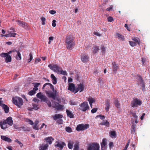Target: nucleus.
<instances>
[{
  "instance_id": "obj_1",
  "label": "nucleus",
  "mask_w": 150,
  "mask_h": 150,
  "mask_svg": "<svg viewBox=\"0 0 150 150\" xmlns=\"http://www.w3.org/2000/svg\"><path fill=\"white\" fill-rule=\"evenodd\" d=\"M47 85H49L51 90H52L53 92L51 91H47L45 92L47 96L50 98H52L53 100H56L58 103L56 102H54V107L57 110H60L62 109L63 107V106L59 104L61 102L62 98H60L59 96H57V91L56 90H54V86L51 83H47L45 84L43 87L42 89H43Z\"/></svg>"
},
{
  "instance_id": "obj_2",
  "label": "nucleus",
  "mask_w": 150,
  "mask_h": 150,
  "mask_svg": "<svg viewBox=\"0 0 150 150\" xmlns=\"http://www.w3.org/2000/svg\"><path fill=\"white\" fill-rule=\"evenodd\" d=\"M66 39L67 48L69 50H71L75 45L74 38L72 35H69L66 36Z\"/></svg>"
},
{
  "instance_id": "obj_3",
  "label": "nucleus",
  "mask_w": 150,
  "mask_h": 150,
  "mask_svg": "<svg viewBox=\"0 0 150 150\" xmlns=\"http://www.w3.org/2000/svg\"><path fill=\"white\" fill-rule=\"evenodd\" d=\"M7 124L10 126H11L13 125V121L11 117H9L6 120L0 122V126L2 129H5L7 128Z\"/></svg>"
},
{
  "instance_id": "obj_4",
  "label": "nucleus",
  "mask_w": 150,
  "mask_h": 150,
  "mask_svg": "<svg viewBox=\"0 0 150 150\" xmlns=\"http://www.w3.org/2000/svg\"><path fill=\"white\" fill-rule=\"evenodd\" d=\"M36 96L37 98L40 99L42 101H43L47 103L49 107H51V103L50 101L47 100V98L46 96L42 94L41 92L38 93L36 95Z\"/></svg>"
},
{
  "instance_id": "obj_5",
  "label": "nucleus",
  "mask_w": 150,
  "mask_h": 150,
  "mask_svg": "<svg viewBox=\"0 0 150 150\" xmlns=\"http://www.w3.org/2000/svg\"><path fill=\"white\" fill-rule=\"evenodd\" d=\"M12 99L13 103L18 108H20L23 104V100L21 98L16 97L13 98Z\"/></svg>"
},
{
  "instance_id": "obj_6",
  "label": "nucleus",
  "mask_w": 150,
  "mask_h": 150,
  "mask_svg": "<svg viewBox=\"0 0 150 150\" xmlns=\"http://www.w3.org/2000/svg\"><path fill=\"white\" fill-rule=\"evenodd\" d=\"M142 104V101L137 98L134 99L131 103V106L132 107H138Z\"/></svg>"
},
{
  "instance_id": "obj_7",
  "label": "nucleus",
  "mask_w": 150,
  "mask_h": 150,
  "mask_svg": "<svg viewBox=\"0 0 150 150\" xmlns=\"http://www.w3.org/2000/svg\"><path fill=\"white\" fill-rule=\"evenodd\" d=\"M99 144L97 143H93L89 145L87 150H99Z\"/></svg>"
},
{
  "instance_id": "obj_8",
  "label": "nucleus",
  "mask_w": 150,
  "mask_h": 150,
  "mask_svg": "<svg viewBox=\"0 0 150 150\" xmlns=\"http://www.w3.org/2000/svg\"><path fill=\"white\" fill-rule=\"evenodd\" d=\"M89 127V125L88 124L85 125L83 124H80L77 125L76 130L78 131H83L88 128Z\"/></svg>"
},
{
  "instance_id": "obj_9",
  "label": "nucleus",
  "mask_w": 150,
  "mask_h": 150,
  "mask_svg": "<svg viewBox=\"0 0 150 150\" xmlns=\"http://www.w3.org/2000/svg\"><path fill=\"white\" fill-rule=\"evenodd\" d=\"M80 106L81 107L80 110L82 111L85 112L87 110L89 109V106L88 103L86 101L81 103Z\"/></svg>"
},
{
  "instance_id": "obj_10",
  "label": "nucleus",
  "mask_w": 150,
  "mask_h": 150,
  "mask_svg": "<svg viewBox=\"0 0 150 150\" xmlns=\"http://www.w3.org/2000/svg\"><path fill=\"white\" fill-rule=\"evenodd\" d=\"M55 143L56 144L54 145L55 147L56 148L59 147L60 150L62 149L66 145L64 142L61 141L56 142Z\"/></svg>"
},
{
  "instance_id": "obj_11",
  "label": "nucleus",
  "mask_w": 150,
  "mask_h": 150,
  "mask_svg": "<svg viewBox=\"0 0 150 150\" xmlns=\"http://www.w3.org/2000/svg\"><path fill=\"white\" fill-rule=\"evenodd\" d=\"M89 57L88 55L86 54H82L81 57V59L82 62L84 63H87L88 62Z\"/></svg>"
},
{
  "instance_id": "obj_12",
  "label": "nucleus",
  "mask_w": 150,
  "mask_h": 150,
  "mask_svg": "<svg viewBox=\"0 0 150 150\" xmlns=\"http://www.w3.org/2000/svg\"><path fill=\"white\" fill-rule=\"evenodd\" d=\"M78 87L76 88L75 90H74L75 93H76L78 92L79 91L80 92H81L83 91L84 90V86L83 84L80 83V84L78 85Z\"/></svg>"
},
{
  "instance_id": "obj_13",
  "label": "nucleus",
  "mask_w": 150,
  "mask_h": 150,
  "mask_svg": "<svg viewBox=\"0 0 150 150\" xmlns=\"http://www.w3.org/2000/svg\"><path fill=\"white\" fill-rule=\"evenodd\" d=\"M107 140L105 138H104L102 140V142L101 143V149L105 150L107 148Z\"/></svg>"
},
{
  "instance_id": "obj_14",
  "label": "nucleus",
  "mask_w": 150,
  "mask_h": 150,
  "mask_svg": "<svg viewBox=\"0 0 150 150\" xmlns=\"http://www.w3.org/2000/svg\"><path fill=\"white\" fill-rule=\"evenodd\" d=\"M16 22H17L18 24L20 26H21L25 29L28 28V24L25 22L21 21L19 20H17Z\"/></svg>"
},
{
  "instance_id": "obj_15",
  "label": "nucleus",
  "mask_w": 150,
  "mask_h": 150,
  "mask_svg": "<svg viewBox=\"0 0 150 150\" xmlns=\"http://www.w3.org/2000/svg\"><path fill=\"white\" fill-rule=\"evenodd\" d=\"M105 110L106 112L109 111V109L110 107V100L107 99L105 101Z\"/></svg>"
},
{
  "instance_id": "obj_16",
  "label": "nucleus",
  "mask_w": 150,
  "mask_h": 150,
  "mask_svg": "<svg viewBox=\"0 0 150 150\" xmlns=\"http://www.w3.org/2000/svg\"><path fill=\"white\" fill-rule=\"evenodd\" d=\"M76 88H75L74 84L73 83H69V84L68 89L70 91H72L75 93L74 90H75Z\"/></svg>"
},
{
  "instance_id": "obj_17",
  "label": "nucleus",
  "mask_w": 150,
  "mask_h": 150,
  "mask_svg": "<svg viewBox=\"0 0 150 150\" xmlns=\"http://www.w3.org/2000/svg\"><path fill=\"white\" fill-rule=\"evenodd\" d=\"M53 68L54 69L53 70L54 72H58V74H59L60 70L62 69V68L59 67L58 65L56 64L54 65Z\"/></svg>"
},
{
  "instance_id": "obj_18",
  "label": "nucleus",
  "mask_w": 150,
  "mask_h": 150,
  "mask_svg": "<svg viewBox=\"0 0 150 150\" xmlns=\"http://www.w3.org/2000/svg\"><path fill=\"white\" fill-rule=\"evenodd\" d=\"M66 111L68 117H69L71 118H74V115L73 113H72L71 111L68 110H66Z\"/></svg>"
},
{
  "instance_id": "obj_19",
  "label": "nucleus",
  "mask_w": 150,
  "mask_h": 150,
  "mask_svg": "<svg viewBox=\"0 0 150 150\" xmlns=\"http://www.w3.org/2000/svg\"><path fill=\"white\" fill-rule=\"evenodd\" d=\"M50 77L52 79V83L54 84H56L57 83V79L53 74L51 75Z\"/></svg>"
},
{
  "instance_id": "obj_20",
  "label": "nucleus",
  "mask_w": 150,
  "mask_h": 150,
  "mask_svg": "<svg viewBox=\"0 0 150 150\" xmlns=\"http://www.w3.org/2000/svg\"><path fill=\"white\" fill-rule=\"evenodd\" d=\"M112 65L113 68V71L116 73L118 69V66L115 62H112Z\"/></svg>"
},
{
  "instance_id": "obj_21",
  "label": "nucleus",
  "mask_w": 150,
  "mask_h": 150,
  "mask_svg": "<svg viewBox=\"0 0 150 150\" xmlns=\"http://www.w3.org/2000/svg\"><path fill=\"white\" fill-rule=\"evenodd\" d=\"M1 139L5 141L8 142H11L12 141L11 139L10 138L6 137V136L1 135Z\"/></svg>"
},
{
  "instance_id": "obj_22",
  "label": "nucleus",
  "mask_w": 150,
  "mask_h": 150,
  "mask_svg": "<svg viewBox=\"0 0 150 150\" xmlns=\"http://www.w3.org/2000/svg\"><path fill=\"white\" fill-rule=\"evenodd\" d=\"M44 139L47 142H48L50 144H51L52 141L54 140V139L51 137L45 138Z\"/></svg>"
},
{
  "instance_id": "obj_23",
  "label": "nucleus",
  "mask_w": 150,
  "mask_h": 150,
  "mask_svg": "<svg viewBox=\"0 0 150 150\" xmlns=\"http://www.w3.org/2000/svg\"><path fill=\"white\" fill-rule=\"evenodd\" d=\"M116 36L119 40H121L122 41L125 40V38L123 35H121L118 33H117L116 34Z\"/></svg>"
},
{
  "instance_id": "obj_24",
  "label": "nucleus",
  "mask_w": 150,
  "mask_h": 150,
  "mask_svg": "<svg viewBox=\"0 0 150 150\" xmlns=\"http://www.w3.org/2000/svg\"><path fill=\"white\" fill-rule=\"evenodd\" d=\"M2 107V108L4 110L5 113H7L8 112L9 108L6 105L3 104Z\"/></svg>"
},
{
  "instance_id": "obj_25",
  "label": "nucleus",
  "mask_w": 150,
  "mask_h": 150,
  "mask_svg": "<svg viewBox=\"0 0 150 150\" xmlns=\"http://www.w3.org/2000/svg\"><path fill=\"white\" fill-rule=\"evenodd\" d=\"M62 115L60 114H56L53 116V119L55 120L58 119L62 118Z\"/></svg>"
},
{
  "instance_id": "obj_26",
  "label": "nucleus",
  "mask_w": 150,
  "mask_h": 150,
  "mask_svg": "<svg viewBox=\"0 0 150 150\" xmlns=\"http://www.w3.org/2000/svg\"><path fill=\"white\" fill-rule=\"evenodd\" d=\"M99 50V49L98 46H95L92 48V51L93 53L95 54L98 52Z\"/></svg>"
},
{
  "instance_id": "obj_27",
  "label": "nucleus",
  "mask_w": 150,
  "mask_h": 150,
  "mask_svg": "<svg viewBox=\"0 0 150 150\" xmlns=\"http://www.w3.org/2000/svg\"><path fill=\"white\" fill-rule=\"evenodd\" d=\"M38 90V88H33V89L30 91L28 93V94L30 96H32L35 94L36 93V91Z\"/></svg>"
},
{
  "instance_id": "obj_28",
  "label": "nucleus",
  "mask_w": 150,
  "mask_h": 150,
  "mask_svg": "<svg viewBox=\"0 0 150 150\" xmlns=\"http://www.w3.org/2000/svg\"><path fill=\"white\" fill-rule=\"evenodd\" d=\"M74 150H79V142H76L74 146Z\"/></svg>"
},
{
  "instance_id": "obj_29",
  "label": "nucleus",
  "mask_w": 150,
  "mask_h": 150,
  "mask_svg": "<svg viewBox=\"0 0 150 150\" xmlns=\"http://www.w3.org/2000/svg\"><path fill=\"white\" fill-rule=\"evenodd\" d=\"M74 144V142L71 141H69L68 142V146L69 148L70 149H71L73 147Z\"/></svg>"
},
{
  "instance_id": "obj_30",
  "label": "nucleus",
  "mask_w": 150,
  "mask_h": 150,
  "mask_svg": "<svg viewBox=\"0 0 150 150\" xmlns=\"http://www.w3.org/2000/svg\"><path fill=\"white\" fill-rule=\"evenodd\" d=\"M11 61V57L10 55H8L5 58V62L6 63L10 62Z\"/></svg>"
},
{
  "instance_id": "obj_31",
  "label": "nucleus",
  "mask_w": 150,
  "mask_h": 150,
  "mask_svg": "<svg viewBox=\"0 0 150 150\" xmlns=\"http://www.w3.org/2000/svg\"><path fill=\"white\" fill-rule=\"evenodd\" d=\"M132 40L135 41L136 43H137L138 44H140V40L139 38L133 37H132Z\"/></svg>"
},
{
  "instance_id": "obj_32",
  "label": "nucleus",
  "mask_w": 150,
  "mask_h": 150,
  "mask_svg": "<svg viewBox=\"0 0 150 150\" xmlns=\"http://www.w3.org/2000/svg\"><path fill=\"white\" fill-rule=\"evenodd\" d=\"M100 125H105L106 127H108L109 126L110 123L108 121L106 120L105 122H101Z\"/></svg>"
},
{
  "instance_id": "obj_33",
  "label": "nucleus",
  "mask_w": 150,
  "mask_h": 150,
  "mask_svg": "<svg viewBox=\"0 0 150 150\" xmlns=\"http://www.w3.org/2000/svg\"><path fill=\"white\" fill-rule=\"evenodd\" d=\"M69 103L71 105H77L78 102L74 100H70L69 102Z\"/></svg>"
},
{
  "instance_id": "obj_34",
  "label": "nucleus",
  "mask_w": 150,
  "mask_h": 150,
  "mask_svg": "<svg viewBox=\"0 0 150 150\" xmlns=\"http://www.w3.org/2000/svg\"><path fill=\"white\" fill-rule=\"evenodd\" d=\"M48 147V145L47 144H46L44 146H41L40 147V150H46Z\"/></svg>"
},
{
  "instance_id": "obj_35",
  "label": "nucleus",
  "mask_w": 150,
  "mask_h": 150,
  "mask_svg": "<svg viewBox=\"0 0 150 150\" xmlns=\"http://www.w3.org/2000/svg\"><path fill=\"white\" fill-rule=\"evenodd\" d=\"M114 104L115 105V106L117 108H119L120 107V103L119 101L117 99L115 100L114 101Z\"/></svg>"
},
{
  "instance_id": "obj_36",
  "label": "nucleus",
  "mask_w": 150,
  "mask_h": 150,
  "mask_svg": "<svg viewBox=\"0 0 150 150\" xmlns=\"http://www.w3.org/2000/svg\"><path fill=\"white\" fill-rule=\"evenodd\" d=\"M136 126V125H135L134 123H132L131 127V131L133 133H134L135 132Z\"/></svg>"
},
{
  "instance_id": "obj_37",
  "label": "nucleus",
  "mask_w": 150,
  "mask_h": 150,
  "mask_svg": "<svg viewBox=\"0 0 150 150\" xmlns=\"http://www.w3.org/2000/svg\"><path fill=\"white\" fill-rule=\"evenodd\" d=\"M148 61H147L146 59L145 58H142V65L143 66H144L145 64L144 63L146 62H147Z\"/></svg>"
},
{
  "instance_id": "obj_38",
  "label": "nucleus",
  "mask_w": 150,
  "mask_h": 150,
  "mask_svg": "<svg viewBox=\"0 0 150 150\" xmlns=\"http://www.w3.org/2000/svg\"><path fill=\"white\" fill-rule=\"evenodd\" d=\"M88 100L89 101V103L92 104L95 102V100L92 98H88Z\"/></svg>"
},
{
  "instance_id": "obj_39",
  "label": "nucleus",
  "mask_w": 150,
  "mask_h": 150,
  "mask_svg": "<svg viewBox=\"0 0 150 150\" xmlns=\"http://www.w3.org/2000/svg\"><path fill=\"white\" fill-rule=\"evenodd\" d=\"M59 74H61L64 75H67V73L66 71H65L62 70V69L60 70Z\"/></svg>"
},
{
  "instance_id": "obj_40",
  "label": "nucleus",
  "mask_w": 150,
  "mask_h": 150,
  "mask_svg": "<svg viewBox=\"0 0 150 150\" xmlns=\"http://www.w3.org/2000/svg\"><path fill=\"white\" fill-rule=\"evenodd\" d=\"M66 131L68 132H72L71 128L70 127H66L65 128Z\"/></svg>"
},
{
  "instance_id": "obj_41",
  "label": "nucleus",
  "mask_w": 150,
  "mask_h": 150,
  "mask_svg": "<svg viewBox=\"0 0 150 150\" xmlns=\"http://www.w3.org/2000/svg\"><path fill=\"white\" fill-rule=\"evenodd\" d=\"M101 50L103 54H105V53L106 49L104 45L102 46L101 48Z\"/></svg>"
},
{
  "instance_id": "obj_42",
  "label": "nucleus",
  "mask_w": 150,
  "mask_h": 150,
  "mask_svg": "<svg viewBox=\"0 0 150 150\" xmlns=\"http://www.w3.org/2000/svg\"><path fill=\"white\" fill-rule=\"evenodd\" d=\"M30 58L28 59V62H29L31 61L33 59V57L32 53L31 52L29 54Z\"/></svg>"
},
{
  "instance_id": "obj_43",
  "label": "nucleus",
  "mask_w": 150,
  "mask_h": 150,
  "mask_svg": "<svg viewBox=\"0 0 150 150\" xmlns=\"http://www.w3.org/2000/svg\"><path fill=\"white\" fill-rule=\"evenodd\" d=\"M8 55V54L6 53H2L0 54V56L3 57H6Z\"/></svg>"
},
{
  "instance_id": "obj_44",
  "label": "nucleus",
  "mask_w": 150,
  "mask_h": 150,
  "mask_svg": "<svg viewBox=\"0 0 150 150\" xmlns=\"http://www.w3.org/2000/svg\"><path fill=\"white\" fill-rule=\"evenodd\" d=\"M130 45L132 47H134L136 45V43L132 41L129 42Z\"/></svg>"
},
{
  "instance_id": "obj_45",
  "label": "nucleus",
  "mask_w": 150,
  "mask_h": 150,
  "mask_svg": "<svg viewBox=\"0 0 150 150\" xmlns=\"http://www.w3.org/2000/svg\"><path fill=\"white\" fill-rule=\"evenodd\" d=\"M15 142L18 143L21 147H22L23 146V144L21 142L19 141L18 139L15 140Z\"/></svg>"
},
{
  "instance_id": "obj_46",
  "label": "nucleus",
  "mask_w": 150,
  "mask_h": 150,
  "mask_svg": "<svg viewBox=\"0 0 150 150\" xmlns=\"http://www.w3.org/2000/svg\"><path fill=\"white\" fill-rule=\"evenodd\" d=\"M18 56V57H17L16 59H19V60H21V54L20 52L18 51H16Z\"/></svg>"
},
{
  "instance_id": "obj_47",
  "label": "nucleus",
  "mask_w": 150,
  "mask_h": 150,
  "mask_svg": "<svg viewBox=\"0 0 150 150\" xmlns=\"http://www.w3.org/2000/svg\"><path fill=\"white\" fill-rule=\"evenodd\" d=\"M34 85V88H38V87L39 86V85H40V83H33Z\"/></svg>"
},
{
  "instance_id": "obj_48",
  "label": "nucleus",
  "mask_w": 150,
  "mask_h": 150,
  "mask_svg": "<svg viewBox=\"0 0 150 150\" xmlns=\"http://www.w3.org/2000/svg\"><path fill=\"white\" fill-rule=\"evenodd\" d=\"M138 76V80L141 83L144 82L143 79L142 78V77L140 76L139 75Z\"/></svg>"
},
{
  "instance_id": "obj_49",
  "label": "nucleus",
  "mask_w": 150,
  "mask_h": 150,
  "mask_svg": "<svg viewBox=\"0 0 150 150\" xmlns=\"http://www.w3.org/2000/svg\"><path fill=\"white\" fill-rule=\"evenodd\" d=\"M15 129H19L20 130H21V129H20V128H22L23 129L24 131H25V130H24L25 127H21L20 128L18 127V126L15 125H13Z\"/></svg>"
},
{
  "instance_id": "obj_50",
  "label": "nucleus",
  "mask_w": 150,
  "mask_h": 150,
  "mask_svg": "<svg viewBox=\"0 0 150 150\" xmlns=\"http://www.w3.org/2000/svg\"><path fill=\"white\" fill-rule=\"evenodd\" d=\"M110 135L112 137H115L116 135L115 132L114 131H111L110 132Z\"/></svg>"
},
{
  "instance_id": "obj_51",
  "label": "nucleus",
  "mask_w": 150,
  "mask_h": 150,
  "mask_svg": "<svg viewBox=\"0 0 150 150\" xmlns=\"http://www.w3.org/2000/svg\"><path fill=\"white\" fill-rule=\"evenodd\" d=\"M41 20L42 21V25H44L45 24V21L46 19L44 17H42L41 18Z\"/></svg>"
},
{
  "instance_id": "obj_52",
  "label": "nucleus",
  "mask_w": 150,
  "mask_h": 150,
  "mask_svg": "<svg viewBox=\"0 0 150 150\" xmlns=\"http://www.w3.org/2000/svg\"><path fill=\"white\" fill-rule=\"evenodd\" d=\"M108 21L109 22H111L114 21L113 18L111 16H109L107 18Z\"/></svg>"
},
{
  "instance_id": "obj_53",
  "label": "nucleus",
  "mask_w": 150,
  "mask_h": 150,
  "mask_svg": "<svg viewBox=\"0 0 150 150\" xmlns=\"http://www.w3.org/2000/svg\"><path fill=\"white\" fill-rule=\"evenodd\" d=\"M141 85L142 86V90L143 91H144L145 86L144 82L141 83Z\"/></svg>"
},
{
  "instance_id": "obj_54",
  "label": "nucleus",
  "mask_w": 150,
  "mask_h": 150,
  "mask_svg": "<svg viewBox=\"0 0 150 150\" xmlns=\"http://www.w3.org/2000/svg\"><path fill=\"white\" fill-rule=\"evenodd\" d=\"M33 128L34 129L38 130L39 129V128L38 127V125H36L34 124V125L33 126Z\"/></svg>"
},
{
  "instance_id": "obj_55",
  "label": "nucleus",
  "mask_w": 150,
  "mask_h": 150,
  "mask_svg": "<svg viewBox=\"0 0 150 150\" xmlns=\"http://www.w3.org/2000/svg\"><path fill=\"white\" fill-rule=\"evenodd\" d=\"M98 110L97 108H94L91 110V112L92 113H94L96 112Z\"/></svg>"
},
{
  "instance_id": "obj_56",
  "label": "nucleus",
  "mask_w": 150,
  "mask_h": 150,
  "mask_svg": "<svg viewBox=\"0 0 150 150\" xmlns=\"http://www.w3.org/2000/svg\"><path fill=\"white\" fill-rule=\"evenodd\" d=\"M27 122H29L30 125H33L34 124L33 122L29 119H27Z\"/></svg>"
},
{
  "instance_id": "obj_57",
  "label": "nucleus",
  "mask_w": 150,
  "mask_h": 150,
  "mask_svg": "<svg viewBox=\"0 0 150 150\" xmlns=\"http://www.w3.org/2000/svg\"><path fill=\"white\" fill-rule=\"evenodd\" d=\"M56 21L55 20H53L52 21V26L54 27H55L56 25Z\"/></svg>"
},
{
  "instance_id": "obj_58",
  "label": "nucleus",
  "mask_w": 150,
  "mask_h": 150,
  "mask_svg": "<svg viewBox=\"0 0 150 150\" xmlns=\"http://www.w3.org/2000/svg\"><path fill=\"white\" fill-rule=\"evenodd\" d=\"M41 61V59L40 58H36L35 61V64H36L38 62H40Z\"/></svg>"
},
{
  "instance_id": "obj_59",
  "label": "nucleus",
  "mask_w": 150,
  "mask_h": 150,
  "mask_svg": "<svg viewBox=\"0 0 150 150\" xmlns=\"http://www.w3.org/2000/svg\"><path fill=\"white\" fill-rule=\"evenodd\" d=\"M57 122L58 124H61L63 123V120L61 119H59L57 120Z\"/></svg>"
},
{
  "instance_id": "obj_60",
  "label": "nucleus",
  "mask_w": 150,
  "mask_h": 150,
  "mask_svg": "<svg viewBox=\"0 0 150 150\" xmlns=\"http://www.w3.org/2000/svg\"><path fill=\"white\" fill-rule=\"evenodd\" d=\"M33 108L36 110H37L39 108L38 105L36 104H34L33 105Z\"/></svg>"
},
{
  "instance_id": "obj_61",
  "label": "nucleus",
  "mask_w": 150,
  "mask_h": 150,
  "mask_svg": "<svg viewBox=\"0 0 150 150\" xmlns=\"http://www.w3.org/2000/svg\"><path fill=\"white\" fill-rule=\"evenodd\" d=\"M132 115L133 117L134 118V119L137 118L138 117L137 115L135 113H133L132 112Z\"/></svg>"
},
{
  "instance_id": "obj_62",
  "label": "nucleus",
  "mask_w": 150,
  "mask_h": 150,
  "mask_svg": "<svg viewBox=\"0 0 150 150\" xmlns=\"http://www.w3.org/2000/svg\"><path fill=\"white\" fill-rule=\"evenodd\" d=\"M93 33L95 35L99 37H100L101 36V34H100L97 32H94Z\"/></svg>"
},
{
  "instance_id": "obj_63",
  "label": "nucleus",
  "mask_w": 150,
  "mask_h": 150,
  "mask_svg": "<svg viewBox=\"0 0 150 150\" xmlns=\"http://www.w3.org/2000/svg\"><path fill=\"white\" fill-rule=\"evenodd\" d=\"M49 13L53 15L56 13V11L54 10H50L49 11Z\"/></svg>"
},
{
  "instance_id": "obj_64",
  "label": "nucleus",
  "mask_w": 150,
  "mask_h": 150,
  "mask_svg": "<svg viewBox=\"0 0 150 150\" xmlns=\"http://www.w3.org/2000/svg\"><path fill=\"white\" fill-rule=\"evenodd\" d=\"M110 148L111 149L112 147L113 146V143L112 142H110L109 144Z\"/></svg>"
}]
</instances>
